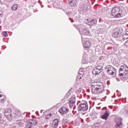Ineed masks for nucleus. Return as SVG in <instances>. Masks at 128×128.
Wrapping results in <instances>:
<instances>
[{
	"mask_svg": "<svg viewBox=\"0 0 128 128\" xmlns=\"http://www.w3.org/2000/svg\"><path fill=\"white\" fill-rule=\"evenodd\" d=\"M108 116H110V113H108V111L106 110L104 114L101 116V118H102V120H106Z\"/></svg>",
	"mask_w": 128,
	"mask_h": 128,
	"instance_id": "dca6fc26",
	"label": "nucleus"
},
{
	"mask_svg": "<svg viewBox=\"0 0 128 128\" xmlns=\"http://www.w3.org/2000/svg\"><path fill=\"white\" fill-rule=\"evenodd\" d=\"M113 71H114L112 72L113 78H116V69L113 68Z\"/></svg>",
	"mask_w": 128,
	"mask_h": 128,
	"instance_id": "473e14b6",
	"label": "nucleus"
},
{
	"mask_svg": "<svg viewBox=\"0 0 128 128\" xmlns=\"http://www.w3.org/2000/svg\"><path fill=\"white\" fill-rule=\"evenodd\" d=\"M4 116L8 118V120L12 119V109L8 108L4 110Z\"/></svg>",
	"mask_w": 128,
	"mask_h": 128,
	"instance_id": "6e6552de",
	"label": "nucleus"
},
{
	"mask_svg": "<svg viewBox=\"0 0 128 128\" xmlns=\"http://www.w3.org/2000/svg\"><path fill=\"white\" fill-rule=\"evenodd\" d=\"M104 70V68L102 66H98L96 67V68L92 71L93 74H95V76H98Z\"/></svg>",
	"mask_w": 128,
	"mask_h": 128,
	"instance_id": "0eeeda50",
	"label": "nucleus"
},
{
	"mask_svg": "<svg viewBox=\"0 0 128 128\" xmlns=\"http://www.w3.org/2000/svg\"><path fill=\"white\" fill-rule=\"evenodd\" d=\"M58 124H60V121L58 120H55L52 122L53 128H56L58 126Z\"/></svg>",
	"mask_w": 128,
	"mask_h": 128,
	"instance_id": "aec40b11",
	"label": "nucleus"
},
{
	"mask_svg": "<svg viewBox=\"0 0 128 128\" xmlns=\"http://www.w3.org/2000/svg\"><path fill=\"white\" fill-rule=\"evenodd\" d=\"M80 92H82V89L79 88L76 90V94H80Z\"/></svg>",
	"mask_w": 128,
	"mask_h": 128,
	"instance_id": "e433bc0d",
	"label": "nucleus"
},
{
	"mask_svg": "<svg viewBox=\"0 0 128 128\" xmlns=\"http://www.w3.org/2000/svg\"><path fill=\"white\" fill-rule=\"evenodd\" d=\"M18 6L16 4H15L12 7V10L16 11V10H18Z\"/></svg>",
	"mask_w": 128,
	"mask_h": 128,
	"instance_id": "cd10ccee",
	"label": "nucleus"
},
{
	"mask_svg": "<svg viewBox=\"0 0 128 128\" xmlns=\"http://www.w3.org/2000/svg\"><path fill=\"white\" fill-rule=\"evenodd\" d=\"M105 70L110 76H112V66L110 65H108L105 66Z\"/></svg>",
	"mask_w": 128,
	"mask_h": 128,
	"instance_id": "9b49d317",
	"label": "nucleus"
},
{
	"mask_svg": "<svg viewBox=\"0 0 128 128\" xmlns=\"http://www.w3.org/2000/svg\"><path fill=\"white\" fill-rule=\"evenodd\" d=\"M107 84H110V81H108V82H107Z\"/></svg>",
	"mask_w": 128,
	"mask_h": 128,
	"instance_id": "c03bdc74",
	"label": "nucleus"
},
{
	"mask_svg": "<svg viewBox=\"0 0 128 128\" xmlns=\"http://www.w3.org/2000/svg\"><path fill=\"white\" fill-rule=\"evenodd\" d=\"M90 90L94 94H100L104 90V86L102 82L97 80H92L90 83Z\"/></svg>",
	"mask_w": 128,
	"mask_h": 128,
	"instance_id": "f257e3e1",
	"label": "nucleus"
},
{
	"mask_svg": "<svg viewBox=\"0 0 128 128\" xmlns=\"http://www.w3.org/2000/svg\"><path fill=\"white\" fill-rule=\"evenodd\" d=\"M70 94H72V90H70L67 94H66V95L64 96V98H70Z\"/></svg>",
	"mask_w": 128,
	"mask_h": 128,
	"instance_id": "bb28decb",
	"label": "nucleus"
},
{
	"mask_svg": "<svg viewBox=\"0 0 128 128\" xmlns=\"http://www.w3.org/2000/svg\"><path fill=\"white\" fill-rule=\"evenodd\" d=\"M112 14L114 18H120L122 16V10L120 9L119 6H116L112 8Z\"/></svg>",
	"mask_w": 128,
	"mask_h": 128,
	"instance_id": "20e7f679",
	"label": "nucleus"
},
{
	"mask_svg": "<svg viewBox=\"0 0 128 128\" xmlns=\"http://www.w3.org/2000/svg\"><path fill=\"white\" fill-rule=\"evenodd\" d=\"M114 120H115L116 124H118L120 122H122V118L118 116H116Z\"/></svg>",
	"mask_w": 128,
	"mask_h": 128,
	"instance_id": "6ab92c4d",
	"label": "nucleus"
},
{
	"mask_svg": "<svg viewBox=\"0 0 128 128\" xmlns=\"http://www.w3.org/2000/svg\"><path fill=\"white\" fill-rule=\"evenodd\" d=\"M111 14H112V10H111Z\"/></svg>",
	"mask_w": 128,
	"mask_h": 128,
	"instance_id": "49530a36",
	"label": "nucleus"
},
{
	"mask_svg": "<svg viewBox=\"0 0 128 128\" xmlns=\"http://www.w3.org/2000/svg\"><path fill=\"white\" fill-rule=\"evenodd\" d=\"M83 46L85 50H88V48H90V41L86 40L83 42Z\"/></svg>",
	"mask_w": 128,
	"mask_h": 128,
	"instance_id": "4468645a",
	"label": "nucleus"
},
{
	"mask_svg": "<svg viewBox=\"0 0 128 128\" xmlns=\"http://www.w3.org/2000/svg\"><path fill=\"white\" fill-rule=\"evenodd\" d=\"M122 40H128V35H126V34H124V33L122 36Z\"/></svg>",
	"mask_w": 128,
	"mask_h": 128,
	"instance_id": "c85d7f7f",
	"label": "nucleus"
},
{
	"mask_svg": "<svg viewBox=\"0 0 128 128\" xmlns=\"http://www.w3.org/2000/svg\"><path fill=\"white\" fill-rule=\"evenodd\" d=\"M0 4H2V2H0Z\"/></svg>",
	"mask_w": 128,
	"mask_h": 128,
	"instance_id": "3c124183",
	"label": "nucleus"
},
{
	"mask_svg": "<svg viewBox=\"0 0 128 128\" xmlns=\"http://www.w3.org/2000/svg\"><path fill=\"white\" fill-rule=\"evenodd\" d=\"M83 76H82V75L78 76L76 77V79L77 82H80V80H82V78Z\"/></svg>",
	"mask_w": 128,
	"mask_h": 128,
	"instance_id": "7c9ffc66",
	"label": "nucleus"
},
{
	"mask_svg": "<svg viewBox=\"0 0 128 128\" xmlns=\"http://www.w3.org/2000/svg\"><path fill=\"white\" fill-rule=\"evenodd\" d=\"M2 34L3 36H5L6 38V36H8V32H2Z\"/></svg>",
	"mask_w": 128,
	"mask_h": 128,
	"instance_id": "f704fd0d",
	"label": "nucleus"
},
{
	"mask_svg": "<svg viewBox=\"0 0 128 128\" xmlns=\"http://www.w3.org/2000/svg\"><path fill=\"white\" fill-rule=\"evenodd\" d=\"M76 106H74V108H74V110H76Z\"/></svg>",
	"mask_w": 128,
	"mask_h": 128,
	"instance_id": "79ce46f5",
	"label": "nucleus"
},
{
	"mask_svg": "<svg viewBox=\"0 0 128 128\" xmlns=\"http://www.w3.org/2000/svg\"><path fill=\"white\" fill-rule=\"evenodd\" d=\"M70 116V114H68V116Z\"/></svg>",
	"mask_w": 128,
	"mask_h": 128,
	"instance_id": "864d4df0",
	"label": "nucleus"
},
{
	"mask_svg": "<svg viewBox=\"0 0 128 128\" xmlns=\"http://www.w3.org/2000/svg\"><path fill=\"white\" fill-rule=\"evenodd\" d=\"M115 127L116 128H124V124H122V122L116 123Z\"/></svg>",
	"mask_w": 128,
	"mask_h": 128,
	"instance_id": "5701e85b",
	"label": "nucleus"
},
{
	"mask_svg": "<svg viewBox=\"0 0 128 128\" xmlns=\"http://www.w3.org/2000/svg\"><path fill=\"white\" fill-rule=\"evenodd\" d=\"M127 112H128L127 114H128V110H127Z\"/></svg>",
	"mask_w": 128,
	"mask_h": 128,
	"instance_id": "8fccbe9b",
	"label": "nucleus"
},
{
	"mask_svg": "<svg viewBox=\"0 0 128 128\" xmlns=\"http://www.w3.org/2000/svg\"><path fill=\"white\" fill-rule=\"evenodd\" d=\"M106 107H104V108H102V110H106Z\"/></svg>",
	"mask_w": 128,
	"mask_h": 128,
	"instance_id": "37998d69",
	"label": "nucleus"
},
{
	"mask_svg": "<svg viewBox=\"0 0 128 128\" xmlns=\"http://www.w3.org/2000/svg\"><path fill=\"white\" fill-rule=\"evenodd\" d=\"M52 114H47L46 116V120H48L50 118H52Z\"/></svg>",
	"mask_w": 128,
	"mask_h": 128,
	"instance_id": "2f4dec72",
	"label": "nucleus"
},
{
	"mask_svg": "<svg viewBox=\"0 0 128 128\" xmlns=\"http://www.w3.org/2000/svg\"><path fill=\"white\" fill-rule=\"evenodd\" d=\"M70 12H68V14H68V16H70Z\"/></svg>",
	"mask_w": 128,
	"mask_h": 128,
	"instance_id": "a19ab883",
	"label": "nucleus"
},
{
	"mask_svg": "<svg viewBox=\"0 0 128 128\" xmlns=\"http://www.w3.org/2000/svg\"><path fill=\"white\" fill-rule=\"evenodd\" d=\"M16 124L18 125V126H24V122L22 120H18L16 122Z\"/></svg>",
	"mask_w": 128,
	"mask_h": 128,
	"instance_id": "a211bd4d",
	"label": "nucleus"
},
{
	"mask_svg": "<svg viewBox=\"0 0 128 128\" xmlns=\"http://www.w3.org/2000/svg\"><path fill=\"white\" fill-rule=\"evenodd\" d=\"M60 6V2L58 0H56L54 4H53V6L54 8H58V6Z\"/></svg>",
	"mask_w": 128,
	"mask_h": 128,
	"instance_id": "4be33fe9",
	"label": "nucleus"
},
{
	"mask_svg": "<svg viewBox=\"0 0 128 128\" xmlns=\"http://www.w3.org/2000/svg\"><path fill=\"white\" fill-rule=\"evenodd\" d=\"M6 98H1L0 99V102H6Z\"/></svg>",
	"mask_w": 128,
	"mask_h": 128,
	"instance_id": "4c0bfd02",
	"label": "nucleus"
},
{
	"mask_svg": "<svg viewBox=\"0 0 128 128\" xmlns=\"http://www.w3.org/2000/svg\"><path fill=\"white\" fill-rule=\"evenodd\" d=\"M88 0H80V10H82V12H88Z\"/></svg>",
	"mask_w": 128,
	"mask_h": 128,
	"instance_id": "423d86ee",
	"label": "nucleus"
},
{
	"mask_svg": "<svg viewBox=\"0 0 128 128\" xmlns=\"http://www.w3.org/2000/svg\"><path fill=\"white\" fill-rule=\"evenodd\" d=\"M88 58L86 57V58H83L82 60V64H88Z\"/></svg>",
	"mask_w": 128,
	"mask_h": 128,
	"instance_id": "c756f323",
	"label": "nucleus"
},
{
	"mask_svg": "<svg viewBox=\"0 0 128 128\" xmlns=\"http://www.w3.org/2000/svg\"><path fill=\"white\" fill-rule=\"evenodd\" d=\"M76 2H78L76 0H68V3L71 6H76Z\"/></svg>",
	"mask_w": 128,
	"mask_h": 128,
	"instance_id": "f3484780",
	"label": "nucleus"
},
{
	"mask_svg": "<svg viewBox=\"0 0 128 128\" xmlns=\"http://www.w3.org/2000/svg\"><path fill=\"white\" fill-rule=\"evenodd\" d=\"M78 30L81 36H90V32L88 28H86L84 24L78 25L76 27Z\"/></svg>",
	"mask_w": 128,
	"mask_h": 128,
	"instance_id": "7ed1b4c3",
	"label": "nucleus"
},
{
	"mask_svg": "<svg viewBox=\"0 0 128 128\" xmlns=\"http://www.w3.org/2000/svg\"><path fill=\"white\" fill-rule=\"evenodd\" d=\"M5 0L7 2H12V0Z\"/></svg>",
	"mask_w": 128,
	"mask_h": 128,
	"instance_id": "ea45409f",
	"label": "nucleus"
},
{
	"mask_svg": "<svg viewBox=\"0 0 128 128\" xmlns=\"http://www.w3.org/2000/svg\"><path fill=\"white\" fill-rule=\"evenodd\" d=\"M120 114H128V110L126 108L122 109L120 112Z\"/></svg>",
	"mask_w": 128,
	"mask_h": 128,
	"instance_id": "b1692460",
	"label": "nucleus"
},
{
	"mask_svg": "<svg viewBox=\"0 0 128 128\" xmlns=\"http://www.w3.org/2000/svg\"><path fill=\"white\" fill-rule=\"evenodd\" d=\"M68 112H70V109H68V108L64 106L62 107L59 110V112L62 116H64V114H66L68 113Z\"/></svg>",
	"mask_w": 128,
	"mask_h": 128,
	"instance_id": "9d476101",
	"label": "nucleus"
},
{
	"mask_svg": "<svg viewBox=\"0 0 128 128\" xmlns=\"http://www.w3.org/2000/svg\"><path fill=\"white\" fill-rule=\"evenodd\" d=\"M113 36L114 38H118V36H120V29L116 28L114 30Z\"/></svg>",
	"mask_w": 128,
	"mask_h": 128,
	"instance_id": "ddd939ff",
	"label": "nucleus"
},
{
	"mask_svg": "<svg viewBox=\"0 0 128 128\" xmlns=\"http://www.w3.org/2000/svg\"><path fill=\"white\" fill-rule=\"evenodd\" d=\"M68 104H69L70 108H71L74 106V104H76V98L71 97L69 100Z\"/></svg>",
	"mask_w": 128,
	"mask_h": 128,
	"instance_id": "f8f14e48",
	"label": "nucleus"
},
{
	"mask_svg": "<svg viewBox=\"0 0 128 128\" xmlns=\"http://www.w3.org/2000/svg\"><path fill=\"white\" fill-rule=\"evenodd\" d=\"M78 74H80V76H82L84 74V68H80Z\"/></svg>",
	"mask_w": 128,
	"mask_h": 128,
	"instance_id": "393cba45",
	"label": "nucleus"
},
{
	"mask_svg": "<svg viewBox=\"0 0 128 128\" xmlns=\"http://www.w3.org/2000/svg\"><path fill=\"white\" fill-rule=\"evenodd\" d=\"M109 108H112V106H110Z\"/></svg>",
	"mask_w": 128,
	"mask_h": 128,
	"instance_id": "09e8293b",
	"label": "nucleus"
},
{
	"mask_svg": "<svg viewBox=\"0 0 128 128\" xmlns=\"http://www.w3.org/2000/svg\"><path fill=\"white\" fill-rule=\"evenodd\" d=\"M119 76L122 80L128 79V66L126 65L121 66L119 69Z\"/></svg>",
	"mask_w": 128,
	"mask_h": 128,
	"instance_id": "f03ea898",
	"label": "nucleus"
},
{
	"mask_svg": "<svg viewBox=\"0 0 128 128\" xmlns=\"http://www.w3.org/2000/svg\"><path fill=\"white\" fill-rule=\"evenodd\" d=\"M36 124H38L36 120H30V122L27 123L25 128H33L34 126H36Z\"/></svg>",
	"mask_w": 128,
	"mask_h": 128,
	"instance_id": "1a4fd4ad",
	"label": "nucleus"
},
{
	"mask_svg": "<svg viewBox=\"0 0 128 128\" xmlns=\"http://www.w3.org/2000/svg\"><path fill=\"white\" fill-rule=\"evenodd\" d=\"M124 44L126 46H128V40L124 43Z\"/></svg>",
	"mask_w": 128,
	"mask_h": 128,
	"instance_id": "58836bf2",
	"label": "nucleus"
},
{
	"mask_svg": "<svg viewBox=\"0 0 128 128\" xmlns=\"http://www.w3.org/2000/svg\"><path fill=\"white\" fill-rule=\"evenodd\" d=\"M88 58V54H86V52H84L83 54V58Z\"/></svg>",
	"mask_w": 128,
	"mask_h": 128,
	"instance_id": "c9c22d12",
	"label": "nucleus"
},
{
	"mask_svg": "<svg viewBox=\"0 0 128 128\" xmlns=\"http://www.w3.org/2000/svg\"><path fill=\"white\" fill-rule=\"evenodd\" d=\"M0 128H2V126H0Z\"/></svg>",
	"mask_w": 128,
	"mask_h": 128,
	"instance_id": "603ef678",
	"label": "nucleus"
},
{
	"mask_svg": "<svg viewBox=\"0 0 128 128\" xmlns=\"http://www.w3.org/2000/svg\"><path fill=\"white\" fill-rule=\"evenodd\" d=\"M20 112H15V113L14 114V115L15 116H20Z\"/></svg>",
	"mask_w": 128,
	"mask_h": 128,
	"instance_id": "72a5a7b5",
	"label": "nucleus"
},
{
	"mask_svg": "<svg viewBox=\"0 0 128 128\" xmlns=\"http://www.w3.org/2000/svg\"><path fill=\"white\" fill-rule=\"evenodd\" d=\"M78 110L81 112H84V114L88 112V102H84V103H81L78 106Z\"/></svg>",
	"mask_w": 128,
	"mask_h": 128,
	"instance_id": "39448f33",
	"label": "nucleus"
},
{
	"mask_svg": "<svg viewBox=\"0 0 128 128\" xmlns=\"http://www.w3.org/2000/svg\"><path fill=\"white\" fill-rule=\"evenodd\" d=\"M4 124V120L2 114H0V124Z\"/></svg>",
	"mask_w": 128,
	"mask_h": 128,
	"instance_id": "a878e982",
	"label": "nucleus"
},
{
	"mask_svg": "<svg viewBox=\"0 0 128 128\" xmlns=\"http://www.w3.org/2000/svg\"><path fill=\"white\" fill-rule=\"evenodd\" d=\"M116 78V80H117L118 81H120V80L118 79V78Z\"/></svg>",
	"mask_w": 128,
	"mask_h": 128,
	"instance_id": "de8ad7c7",
	"label": "nucleus"
},
{
	"mask_svg": "<svg viewBox=\"0 0 128 128\" xmlns=\"http://www.w3.org/2000/svg\"><path fill=\"white\" fill-rule=\"evenodd\" d=\"M2 95L1 94H0V98H2Z\"/></svg>",
	"mask_w": 128,
	"mask_h": 128,
	"instance_id": "a18cd8bd",
	"label": "nucleus"
},
{
	"mask_svg": "<svg viewBox=\"0 0 128 128\" xmlns=\"http://www.w3.org/2000/svg\"><path fill=\"white\" fill-rule=\"evenodd\" d=\"M86 22H87L89 26H92L96 24V20H94L87 19L86 20Z\"/></svg>",
	"mask_w": 128,
	"mask_h": 128,
	"instance_id": "2eb2a0df",
	"label": "nucleus"
},
{
	"mask_svg": "<svg viewBox=\"0 0 128 128\" xmlns=\"http://www.w3.org/2000/svg\"><path fill=\"white\" fill-rule=\"evenodd\" d=\"M114 47L113 52H116L118 50V42H114Z\"/></svg>",
	"mask_w": 128,
	"mask_h": 128,
	"instance_id": "412c9836",
	"label": "nucleus"
}]
</instances>
